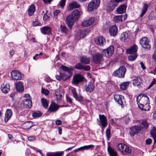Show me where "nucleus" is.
<instances>
[{
    "mask_svg": "<svg viewBox=\"0 0 156 156\" xmlns=\"http://www.w3.org/2000/svg\"><path fill=\"white\" fill-rule=\"evenodd\" d=\"M41 101L43 106L45 108H47L48 106V101L46 99L44 98H42Z\"/></svg>",
    "mask_w": 156,
    "mask_h": 156,
    "instance_id": "nucleus-39",
    "label": "nucleus"
},
{
    "mask_svg": "<svg viewBox=\"0 0 156 156\" xmlns=\"http://www.w3.org/2000/svg\"><path fill=\"white\" fill-rule=\"evenodd\" d=\"M111 129L108 128L106 130V134L107 139H108L111 136Z\"/></svg>",
    "mask_w": 156,
    "mask_h": 156,
    "instance_id": "nucleus-51",
    "label": "nucleus"
},
{
    "mask_svg": "<svg viewBox=\"0 0 156 156\" xmlns=\"http://www.w3.org/2000/svg\"><path fill=\"white\" fill-rule=\"evenodd\" d=\"M94 146L93 145H88L84 146L78 148L74 150V151L76 152V151L79 150H87L91 148H94Z\"/></svg>",
    "mask_w": 156,
    "mask_h": 156,
    "instance_id": "nucleus-33",
    "label": "nucleus"
},
{
    "mask_svg": "<svg viewBox=\"0 0 156 156\" xmlns=\"http://www.w3.org/2000/svg\"><path fill=\"white\" fill-rule=\"evenodd\" d=\"M128 33L127 32L123 33L121 34L120 39L122 41L124 42L126 39L128 37Z\"/></svg>",
    "mask_w": 156,
    "mask_h": 156,
    "instance_id": "nucleus-42",
    "label": "nucleus"
},
{
    "mask_svg": "<svg viewBox=\"0 0 156 156\" xmlns=\"http://www.w3.org/2000/svg\"><path fill=\"white\" fill-rule=\"evenodd\" d=\"M84 80H86V81H87L85 78L82 75L80 74L76 73L73 76L72 81V83L73 84L77 85L79 83L82 82Z\"/></svg>",
    "mask_w": 156,
    "mask_h": 156,
    "instance_id": "nucleus-6",
    "label": "nucleus"
},
{
    "mask_svg": "<svg viewBox=\"0 0 156 156\" xmlns=\"http://www.w3.org/2000/svg\"><path fill=\"white\" fill-rule=\"evenodd\" d=\"M61 68L63 71L66 72H68V67L63 66L62 65L61 67Z\"/></svg>",
    "mask_w": 156,
    "mask_h": 156,
    "instance_id": "nucleus-58",
    "label": "nucleus"
},
{
    "mask_svg": "<svg viewBox=\"0 0 156 156\" xmlns=\"http://www.w3.org/2000/svg\"><path fill=\"white\" fill-rule=\"evenodd\" d=\"M125 145L122 143L118 144L117 146V149L118 151H120L122 154H123V149L124 148Z\"/></svg>",
    "mask_w": 156,
    "mask_h": 156,
    "instance_id": "nucleus-38",
    "label": "nucleus"
},
{
    "mask_svg": "<svg viewBox=\"0 0 156 156\" xmlns=\"http://www.w3.org/2000/svg\"><path fill=\"white\" fill-rule=\"evenodd\" d=\"M75 67L77 69L83 70V65L80 63H78L75 65Z\"/></svg>",
    "mask_w": 156,
    "mask_h": 156,
    "instance_id": "nucleus-49",
    "label": "nucleus"
},
{
    "mask_svg": "<svg viewBox=\"0 0 156 156\" xmlns=\"http://www.w3.org/2000/svg\"><path fill=\"white\" fill-rule=\"evenodd\" d=\"M59 75H56L55 76V77L56 79L58 80H60L61 79H62V75L61 74V73L60 72H59Z\"/></svg>",
    "mask_w": 156,
    "mask_h": 156,
    "instance_id": "nucleus-60",
    "label": "nucleus"
},
{
    "mask_svg": "<svg viewBox=\"0 0 156 156\" xmlns=\"http://www.w3.org/2000/svg\"><path fill=\"white\" fill-rule=\"evenodd\" d=\"M94 88V86L91 81L89 82L85 86V90L86 92L89 93L92 92L93 91Z\"/></svg>",
    "mask_w": 156,
    "mask_h": 156,
    "instance_id": "nucleus-16",
    "label": "nucleus"
},
{
    "mask_svg": "<svg viewBox=\"0 0 156 156\" xmlns=\"http://www.w3.org/2000/svg\"><path fill=\"white\" fill-rule=\"evenodd\" d=\"M105 41V39L102 36H100L95 40V42L98 45H103L104 42Z\"/></svg>",
    "mask_w": 156,
    "mask_h": 156,
    "instance_id": "nucleus-31",
    "label": "nucleus"
},
{
    "mask_svg": "<svg viewBox=\"0 0 156 156\" xmlns=\"http://www.w3.org/2000/svg\"><path fill=\"white\" fill-rule=\"evenodd\" d=\"M142 128L141 126H135L130 129V131L129 133L132 136H133L136 133H137L140 132L141 129Z\"/></svg>",
    "mask_w": 156,
    "mask_h": 156,
    "instance_id": "nucleus-13",
    "label": "nucleus"
},
{
    "mask_svg": "<svg viewBox=\"0 0 156 156\" xmlns=\"http://www.w3.org/2000/svg\"><path fill=\"white\" fill-rule=\"evenodd\" d=\"M148 8V5L147 4H144L141 10L140 16L142 17L145 13Z\"/></svg>",
    "mask_w": 156,
    "mask_h": 156,
    "instance_id": "nucleus-37",
    "label": "nucleus"
},
{
    "mask_svg": "<svg viewBox=\"0 0 156 156\" xmlns=\"http://www.w3.org/2000/svg\"><path fill=\"white\" fill-rule=\"evenodd\" d=\"M94 18H91L88 20L83 21L81 25L84 27L89 26L94 23Z\"/></svg>",
    "mask_w": 156,
    "mask_h": 156,
    "instance_id": "nucleus-17",
    "label": "nucleus"
},
{
    "mask_svg": "<svg viewBox=\"0 0 156 156\" xmlns=\"http://www.w3.org/2000/svg\"><path fill=\"white\" fill-rule=\"evenodd\" d=\"M42 54V52H41L39 54H36L33 57V59L34 60H36L37 59L39 58L37 57V56L39 55H41Z\"/></svg>",
    "mask_w": 156,
    "mask_h": 156,
    "instance_id": "nucleus-61",
    "label": "nucleus"
},
{
    "mask_svg": "<svg viewBox=\"0 0 156 156\" xmlns=\"http://www.w3.org/2000/svg\"><path fill=\"white\" fill-rule=\"evenodd\" d=\"M130 83V82H126L122 83L120 85V89L122 90H126Z\"/></svg>",
    "mask_w": 156,
    "mask_h": 156,
    "instance_id": "nucleus-34",
    "label": "nucleus"
},
{
    "mask_svg": "<svg viewBox=\"0 0 156 156\" xmlns=\"http://www.w3.org/2000/svg\"><path fill=\"white\" fill-rule=\"evenodd\" d=\"M128 57V59L129 60L133 61L135 60L137 56V53L132 54Z\"/></svg>",
    "mask_w": 156,
    "mask_h": 156,
    "instance_id": "nucleus-43",
    "label": "nucleus"
},
{
    "mask_svg": "<svg viewBox=\"0 0 156 156\" xmlns=\"http://www.w3.org/2000/svg\"><path fill=\"white\" fill-rule=\"evenodd\" d=\"M104 55L102 54V51L101 53L96 52L92 55V60L95 64H101L104 61L103 57Z\"/></svg>",
    "mask_w": 156,
    "mask_h": 156,
    "instance_id": "nucleus-3",
    "label": "nucleus"
},
{
    "mask_svg": "<svg viewBox=\"0 0 156 156\" xmlns=\"http://www.w3.org/2000/svg\"><path fill=\"white\" fill-rule=\"evenodd\" d=\"M80 7V5L76 2L73 1L69 4V10H72L74 9Z\"/></svg>",
    "mask_w": 156,
    "mask_h": 156,
    "instance_id": "nucleus-26",
    "label": "nucleus"
},
{
    "mask_svg": "<svg viewBox=\"0 0 156 156\" xmlns=\"http://www.w3.org/2000/svg\"><path fill=\"white\" fill-rule=\"evenodd\" d=\"M40 23L38 21H35L33 23L34 26H40Z\"/></svg>",
    "mask_w": 156,
    "mask_h": 156,
    "instance_id": "nucleus-63",
    "label": "nucleus"
},
{
    "mask_svg": "<svg viewBox=\"0 0 156 156\" xmlns=\"http://www.w3.org/2000/svg\"><path fill=\"white\" fill-rule=\"evenodd\" d=\"M11 75L12 78L15 80H20L23 77V74L16 70L12 71Z\"/></svg>",
    "mask_w": 156,
    "mask_h": 156,
    "instance_id": "nucleus-8",
    "label": "nucleus"
},
{
    "mask_svg": "<svg viewBox=\"0 0 156 156\" xmlns=\"http://www.w3.org/2000/svg\"><path fill=\"white\" fill-rule=\"evenodd\" d=\"M80 12L76 9L73 10L69 16V29H71L74 23L78 20L80 17Z\"/></svg>",
    "mask_w": 156,
    "mask_h": 156,
    "instance_id": "nucleus-2",
    "label": "nucleus"
},
{
    "mask_svg": "<svg viewBox=\"0 0 156 156\" xmlns=\"http://www.w3.org/2000/svg\"><path fill=\"white\" fill-rule=\"evenodd\" d=\"M109 33L112 36H115L117 33V29L116 26L113 25L109 28Z\"/></svg>",
    "mask_w": 156,
    "mask_h": 156,
    "instance_id": "nucleus-28",
    "label": "nucleus"
},
{
    "mask_svg": "<svg viewBox=\"0 0 156 156\" xmlns=\"http://www.w3.org/2000/svg\"><path fill=\"white\" fill-rule=\"evenodd\" d=\"M152 58L154 59V61L156 62V51L153 54Z\"/></svg>",
    "mask_w": 156,
    "mask_h": 156,
    "instance_id": "nucleus-64",
    "label": "nucleus"
},
{
    "mask_svg": "<svg viewBox=\"0 0 156 156\" xmlns=\"http://www.w3.org/2000/svg\"><path fill=\"white\" fill-rule=\"evenodd\" d=\"M12 114V111L11 109H8L6 110L4 118V121L5 122H6L9 121L11 117Z\"/></svg>",
    "mask_w": 156,
    "mask_h": 156,
    "instance_id": "nucleus-20",
    "label": "nucleus"
},
{
    "mask_svg": "<svg viewBox=\"0 0 156 156\" xmlns=\"http://www.w3.org/2000/svg\"><path fill=\"white\" fill-rule=\"evenodd\" d=\"M99 118L101 125L103 127H106L107 124V120L104 115H99Z\"/></svg>",
    "mask_w": 156,
    "mask_h": 156,
    "instance_id": "nucleus-21",
    "label": "nucleus"
},
{
    "mask_svg": "<svg viewBox=\"0 0 156 156\" xmlns=\"http://www.w3.org/2000/svg\"><path fill=\"white\" fill-rule=\"evenodd\" d=\"M50 14L49 12L47 10L45 14L44 15L43 19L44 21H47L50 19Z\"/></svg>",
    "mask_w": 156,
    "mask_h": 156,
    "instance_id": "nucleus-40",
    "label": "nucleus"
},
{
    "mask_svg": "<svg viewBox=\"0 0 156 156\" xmlns=\"http://www.w3.org/2000/svg\"><path fill=\"white\" fill-rule=\"evenodd\" d=\"M123 15L117 16H115L113 18V20L115 22L118 21H123Z\"/></svg>",
    "mask_w": 156,
    "mask_h": 156,
    "instance_id": "nucleus-44",
    "label": "nucleus"
},
{
    "mask_svg": "<svg viewBox=\"0 0 156 156\" xmlns=\"http://www.w3.org/2000/svg\"><path fill=\"white\" fill-rule=\"evenodd\" d=\"M100 0H92L88 5V11L91 12L94 9H97L100 5Z\"/></svg>",
    "mask_w": 156,
    "mask_h": 156,
    "instance_id": "nucleus-5",
    "label": "nucleus"
},
{
    "mask_svg": "<svg viewBox=\"0 0 156 156\" xmlns=\"http://www.w3.org/2000/svg\"><path fill=\"white\" fill-rule=\"evenodd\" d=\"M24 99L23 100H28V99H31V98L29 94H25L24 95Z\"/></svg>",
    "mask_w": 156,
    "mask_h": 156,
    "instance_id": "nucleus-55",
    "label": "nucleus"
},
{
    "mask_svg": "<svg viewBox=\"0 0 156 156\" xmlns=\"http://www.w3.org/2000/svg\"><path fill=\"white\" fill-rule=\"evenodd\" d=\"M123 98V96L121 95L116 94L114 96L115 100L121 106L123 105L122 100Z\"/></svg>",
    "mask_w": 156,
    "mask_h": 156,
    "instance_id": "nucleus-18",
    "label": "nucleus"
},
{
    "mask_svg": "<svg viewBox=\"0 0 156 156\" xmlns=\"http://www.w3.org/2000/svg\"><path fill=\"white\" fill-rule=\"evenodd\" d=\"M123 154H125V153L126 154H129L131 152V150L129 149V147L126 145H125L124 148L123 149Z\"/></svg>",
    "mask_w": 156,
    "mask_h": 156,
    "instance_id": "nucleus-45",
    "label": "nucleus"
},
{
    "mask_svg": "<svg viewBox=\"0 0 156 156\" xmlns=\"http://www.w3.org/2000/svg\"><path fill=\"white\" fill-rule=\"evenodd\" d=\"M143 95H144V94H141L138 96V97H139V98L138 99V101H139V104L142 103L143 104H145V103H144V102H146V103L147 102V101L146 102L145 101H141V100H140V99H141V98L143 97Z\"/></svg>",
    "mask_w": 156,
    "mask_h": 156,
    "instance_id": "nucleus-57",
    "label": "nucleus"
},
{
    "mask_svg": "<svg viewBox=\"0 0 156 156\" xmlns=\"http://www.w3.org/2000/svg\"><path fill=\"white\" fill-rule=\"evenodd\" d=\"M141 123L143 125L145 128L147 129L148 127L149 123L146 120H142Z\"/></svg>",
    "mask_w": 156,
    "mask_h": 156,
    "instance_id": "nucleus-50",
    "label": "nucleus"
},
{
    "mask_svg": "<svg viewBox=\"0 0 156 156\" xmlns=\"http://www.w3.org/2000/svg\"><path fill=\"white\" fill-rule=\"evenodd\" d=\"M60 107V105L54 103L50 105L48 108V111L50 112H55L58 110Z\"/></svg>",
    "mask_w": 156,
    "mask_h": 156,
    "instance_id": "nucleus-23",
    "label": "nucleus"
},
{
    "mask_svg": "<svg viewBox=\"0 0 156 156\" xmlns=\"http://www.w3.org/2000/svg\"><path fill=\"white\" fill-rule=\"evenodd\" d=\"M35 10V8L34 5H31L28 9V12L29 16L32 15Z\"/></svg>",
    "mask_w": 156,
    "mask_h": 156,
    "instance_id": "nucleus-36",
    "label": "nucleus"
},
{
    "mask_svg": "<svg viewBox=\"0 0 156 156\" xmlns=\"http://www.w3.org/2000/svg\"><path fill=\"white\" fill-rule=\"evenodd\" d=\"M42 115V113L39 111L34 112L32 114V116L34 118L40 117Z\"/></svg>",
    "mask_w": 156,
    "mask_h": 156,
    "instance_id": "nucleus-46",
    "label": "nucleus"
},
{
    "mask_svg": "<svg viewBox=\"0 0 156 156\" xmlns=\"http://www.w3.org/2000/svg\"><path fill=\"white\" fill-rule=\"evenodd\" d=\"M68 78L67 75H66L63 74L62 75V79L64 81H65L67 80V78Z\"/></svg>",
    "mask_w": 156,
    "mask_h": 156,
    "instance_id": "nucleus-62",
    "label": "nucleus"
},
{
    "mask_svg": "<svg viewBox=\"0 0 156 156\" xmlns=\"http://www.w3.org/2000/svg\"><path fill=\"white\" fill-rule=\"evenodd\" d=\"M27 139L30 141H33L35 140L36 138L34 136H30L28 137Z\"/></svg>",
    "mask_w": 156,
    "mask_h": 156,
    "instance_id": "nucleus-56",
    "label": "nucleus"
},
{
    "mask_svg": "<svg viewBox=\"0 0 156 156\" xmlns=\"http://www.w3.org/2000/svg\"><path fill=\"white\" fill-rule=\"evenodd\" d=\"M114 51V47L113 45H111L107 49L103 50L102 51V53L106 57H109L113 54Z\"/></svg>",
    "mask_w": 156,
    "mask_h": 156,
    "instance_id": "nucleus-10",
    "label": "nucleus"
},
{
    "mask_svg": "<svg viewBox=\"0 0 156 156\" xmlns=\"http://www.w3.org/2000/svg\"><path fill=\"white\" fill-rule=\"evenodd\" d=\"M41 92L46 95H48L49 94V91L48 90L43 89V88L42 89Z\"/></svg>",
    "mask_w": 156,
    "mask_h": 156,
    "instance_id": "nucleus-53",
    "label": "nucleus"
},
{
    "mask_svg": "<svg viewBox=\"0 0 156 156\" xmlns=\"http://www.w3.org/2000/svg\"><path fill=\"white\" fill-rule=\"evenodd\" d=\"M55 96L57 102L58 104H62L63 102L62 95L58 93H56Z\"/></svg>",
    "mask_w": 156,
    "mask_h": 156,
    "instance_id": "nucleus-35",
    "label": "nucleus"
},
{
    "mask_svg": "<svg viewBox=\"0 0 156 156\" xmlns=\"http://www.w3.org/2000/svg\"><path fill=\"white\" fill-rule=\"evenodd\" d=\"M89 30H85L84 31L80 30L77 31L75 35V38L76 39L79 40L81 38L84 37L89 32Z\"/></svg>",
    "mask_w": 156,
    "mask_h": 156,
    "instance_id": "nucleus-9",
    "label": "nucleus"
},
{
    "mask_svg": "<svg viewBox=\"0 0 156 156\" xmlns=\"http://www.w3.org/2000/svg\"><path fill=\"white\" fill-rule=\"evenodd\" d=\"M90 69V67L88 65H83V70H84L85 71H87L89 70Z\"/></svg>",
    "mask_w": 156,
    "mask_h": 156,
    "instance_id": "nucleus-54",
    "label": "nucleus"
},
{
    "mask_svg": "<svg viewBox=\"0 0 156 156\" xmlns=\"http://www.w3.org/2000/svg\"><path fill=\"white\" fill-rule=\"evenodd\" d=\"M33 123L31 121H28L23 123L22 126L23 129H27L30 128L33 126Z\"/></svg>",
    "mask_w": 156,
    "mask_h": 156,
    "instance_id": "nucleus-27",
    "label": "nucleus"
},
{
    "mask_svg": "<svg viewBox=\"0 0 156 156\" xmlns=\"http://www.w3.org/2000/svg\"><path fill=\"white\" fill-rule=\"evenodd\" d=\"M51 28L49 26H44L42 28L41 30V33L45 35H49L51 34Z\"/></svg>",
    "mask_w": 156,
    "mask_h": 156,
    "instance_id": "nucleus-22",
    "label": "nucleus"
},
{
    "mask_svg": "<svg viewBox=\"0 0 156 156\" xmlns=\"http://www.w3.org/2000/svg\"><path fill=\"white\" fill-rule=\"evenodd\" d=\"M140 78H135L133 80V83L134 85L135 86H139L140 84Z\"/></svg>",
    "mask_w": 156,
    "mask_h": 156,
    "instance_id": "nucleus-41",
    "label": "nucleus"
},
{
    "mask_svg": "<svg viewBox=\"0 0 156 156\" xmlns=\"http://www.w3.org/2000/svg\"><path fill=\"white\" fill-rule=\"evenodd\" d=\"M63 154V152L58 151L55 152H48L46 155V156H62Z\"/></svg>",
    "mask_w": 156,
    "mask_h": 156,
    "instance_id": "nucleus-29",
    "label": "nucleus"
},
{
    "mask_svg": "<svg viewBox=\"0 0 156 156\" xmlns=\"http://www.w3.org/2000/svg\"><path fill=\"white\" fill-rule=\"evenodd\" d=\"M119 3L116 0H111L108 2L107 10L111 12L117 6Z\"/></svg>",
    "mask_w": 156,
    "mask_h": 156,
    "instance_id": "nucleus-11",
    "label": "nucleus"
},
{
    "mask_svg": "<svg viewBox=\"0 0 156 156\" xmlns=\"http://www.w3.org/2000/svg\"><path fill=\"white\" fill-rule=\"evenodd\" d=\"M21 105L23 107L30 108L32 106L31 100H23L21 102Z\"/></svg>",
    "mask_w": 156,
    "mask_h": 156,
    "instance_id": "nucleus-14",
    "label": "nucleus"
},
{
    "mask_svg": "<svg viewBox=\"0 0 156 156\" xmlns=\"http://www.w3.org/2000/svg\"><path fill=\"white\" fill-rule=\"evenodd\" d=\"M126 71L125 67L124 66H122L114 72L113 75L115 76L123 78L125 76Z\"/></svg>",
    "mask_w": 156,
    "mask_h": 156,
    "instance_id": "nucleus-4",
    "label": "nucleus"
},
{
    "mask_svg": "<svg viewBox=\"0 0 156 156\" xmlns=\"http://www.w3.org/2000/svg\"><path fill=\"white\" fill-rule=\"evenodd\" d=\"M66 0H61L59 4L58 5H59L62 8H63L64 6L65 5Z\"/></svg>",
    "mask_w": 156,
    "mask_h": 156,
    "instance_id": "nucleus-52",
    "label": "nucleus"
},
{
    "mask_svg": "<svg viewBox=\"0 0 156 156\" xmlns=\"http://www.w3.org/2000/svg\"><path fill=\"white\" fill-rule=\"evenodd\" d=\"M139 98V97H137L136 98L139 108L143 111H147L149 110L150 107L149 105V101L148 97L146 95H143V97H141V99H140V100L141 101H145L146 102L147 101V103L144 102L145 104L142 103L139 104L138 99Z\"/></svg>",
    "mask_w": 156,
    "mask_h": 156,
    "instance_id": "nucleus-1",
    "label": "nucleus"
},
{
    "mask_svg": "<svg viewBox=\"0 0 156 156\" xmlns=\"http://www.w3.org/2000/svg\"><path fill=\"white\" fill-rule=\"evenodd\" d=\"M60 29L61 31L64 33H66L67 30V29L66 27L64 25H60Z\"/></svg>",
    "mask_w": 156,
    "mask_h": 156,
    "instance_id": "nucleus-47",
    "label": "nucleus"
},
{
    "mask_svg": "<svg viewBox=\"0 0 156 156\" xmlns=\"http://www.w3.org/2000/svg\"><path fill=\"white\" fill-rule=\"evenodd\" d=\"M126 8V6L125 5H120L116 9V11L118 14H122L125 12Z\"/></svg>",
    "mask_w": 156,
    "mask_h": 156,
    "instance_id": "nucleus-25",
    "label": "nucleus"
},
{
    "mask_svg": "<svg viewBox=\"0 0 156 156\" xmlns=\"http://www.w3.org/2000/svg\"><path fill=\"white\" fill-rule=\"evenodd\" d=\"M140 44L141 46L146 49L150 50L151 48L150 45L149 44V41L148 38L146 37H142L140 41Z\"/></svg>",
    "mask_w": 156,
    "mask_h": 156,
    "instance_id": "nucleus-7",
    "label": "nucleus"
},
{
    "mask_svg": "<svg viewBox=\"0 0 156 156\" xmlns=\"http://www.w3.org/2000/svg\"><path fill=\"white\" fill-rule=\"evenodd\" d=\"M107 151L110 156H117V153L113 147L108 145L107 147Z\"/></svg>",
    "mask_w": 156,
    "mask_h": 156,
    "instance_id": "nucleus-19",
    "label": "nucleus"
},
{
    "mask_svg": "<svg viewBox=\"0 0 156 156\" xmlns=\"http://www.w3.org/2000/svg\"><path fill=\"white\" fill-rule=\"evenodd\" d=\"M1 90L3 93L6 94L10 90V87L9 85L3 84L1 86Z\"/></svg>",
    "mask_w": 156,
    "mask_h": 156,
    "instance_id": "nucleus-30",
    "label": "nucleus"
},
{
    "mask_svg": "<svg viewBox=\"0 0 156 156\" xmlns=\"http://www.w3.org/2000/svg\"><path fill=\"white\" fill-rule=\"evenodd\" d=\"M80 61L82 63L88 64L90 62V58L89 57L84 56L81 57Z\"/></svg>",
    "mask_w": 156,
    "mask_h": 156,
    "instance_id": "nucleus-32",
    "label": "nucleus"
},
{
    "mask_svg": "<svg viewBox=\"0 0 156 156\" xmlns=\"http://www.w3.org/2000/svg\"><path fill=\"white\" fill-rule=\"evenodd\" d=\"M152 142V140L150 138L147 139L145 141V143L147 145L150 144Z\"/></svg>",
    "mask_w": 156,
    "mask_h": 156,
    "instance_id": "nucleus-59",
    "label": "nucleus"
},
{
    "mask_svg": "<svg viewBox=\"0 0 156 156\" xmlns=\"http://www.w3.org/2000/svg\"><path fill=\"white\" fill-rule=\"evenodd\" d=\"M138 46L136 44H134L129 48L126 50V52L127 54H132L137 53L136 52L138 50Z\"/></svg>",
    "mask_w": 156,
    "mask_h": 156,
    "instance_id": "nucleus-15",
    "label": "nucleus"
},
{
    "mask_svg": "<svg viewBox=\"0 0 156 156\" xmlns=\"http://www.w3.org/2000/svg\"><path fill=\"white\" fill-rule=\"evenodd\" d=\"M69 89L71 91L73 97L77 101H82L83 99L81 96L78 95L76 89L72 87H69Z\"/></svg>",
    "mask_w": 156,
    "mask_h": 156,
    "instance_id": "nucleus-12",
    "label": "nucleus"
},
{
    "mask_svg": "<svg viewBox=\"0 0 156 156\" xmlns=\"http://www.w3.org/2000/svg\"><path fill=\"white\" fill-rule=\"evenodd\" d=\"M151 136L153 137L156 136V128L154 127L150 132Z\"/></svg>",
    "mask_w": 156,
    "mask_h": 156,
    "instance_id": "nucleus-48",
    "label": "nucleus"
},
{
    "mask_svg": "<svg viewBox=\"0 0 156 156\" xmlns=\"http://www.w3.org/2000/svg\"><path fill=\"white\" fill-rule=\"evenodd\" d=\"M16 87L17 91L19 92H21L23 91L24 90L23 86L20 81H19L15 85Z\"/></svg>",
    "mask_w": 156,
    "mask_h": 156,
    "instance_id": "nucleus-24",
    "label": "nucleus"
}]
</instances>
